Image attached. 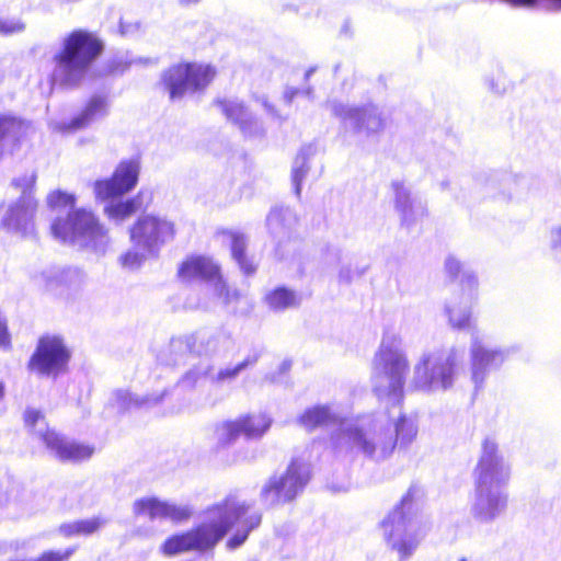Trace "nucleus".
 <instances>
[{
    "label": "nucleus",
    "mask_w": 561,
    "mask_h": 561,
    "mask_svg": "<svg viewBox=\"0 0 561 561\" xmlns=\"http://www.w3.org/2000/svg\"><path fill=\"white\" fill-rule=\"evenodd\" d=\"M164 392L159 396L139 397L128 392L127 390H116L113 393L111 403L118 412L130 411L133 409H142L157 405L163 398Z\"/></svg>",
    "instance_id": "obj_32"
},
{
    "label": "nucleus",
    "mask_w": 561,
    "mask_h": 561,
    "mask_svg": "<svg viewBox=\"0 0 561 561\" xmlns=\"http://www.w3.org/2000/svg\"><path fill=\"white\" fill-rule=\"evenodd\" d=\"M299 95H305L306 98L311 100L313 98V88L309 85L306 89H300Z\"/></svg>",
    "instance_id": "obj_53"
},
{
    "label": "nucleus",
    "mask_w": 561,
    "mask_h": 561,
    "mask_svg": "<svg viewBox=\"0 0 561 561\" xmlns=\"http://www.w3.org/2000/svg\"><path fill=\"white\" fill-rule=\"evenodd\" d=\"M210 65L195 62L173 65L163 71L161 81L172 101L181 100L186 93L204 90L215 78Z\"/></svg>",
    "instance_id": "obj_12"
},
{
    "label": "nucleus",
    "mask_w": 561,
    "mask_h": 561,
    "mask_svg": "<svg viewBox=\"0 0 561 561\" xmlns=\"http://www.w3.org/2000/svg\"><path fill=\"white\" fill-rule=\"evenodd\" d=\"M465 348L451 346L424 352L413 370L416 389L433 393L451 389L463 368Z\"/></svg>",
    "instance_id": "obj_7"
},
{
    "label": "nucleus",
    "mask_w": 561,
    "mask_h": 561,
    "mask_svg": "<svg viewBox=\"0 0 561 561\" xmlns=\"http://www.w3.org/2000/svg\"><path fill=\"white\" fill-rule=\"evenodd\" d=\"M182 4H191V3H196L198 2L199 0H179Z\"/></svg>",
    "instance_id": "obj_57"
},
{
    "label": "nucleus",
    "mask_w": 561,
    "mask_h": 561,
    "mask_svg": "<svg viewBox=\"0 0 561 561\" xmlns=\"http://www.w3.org/2000/svg\"><path fill=\"white\" fill-rule=\"evenodd\" d=\"M104 524V519L100 517H93L90 519H82L68 524H62L59 527V531L61 535L66 537L89 536L98 531Z\"/></svg>",
    "instance_id": "obj_37"
},
{
    "label": "nucleus",
    "mask_w": 561,
    "mask_h": 561,
    "mask_svg": "<svg viewBox=\"0 0 561 561\" xmlns=\"http://www.w3.org/2000/svg\"><path fill=\"white\" fill-rule=\"evenodd\" d=\"M298 217L290 207L274 206L266 217L268 233L276 242V253H279L284 242L295 238Z\"/></svg>",
    "instance_id": "obj_23"
},
{
    "label": "nucleus",
    "mask_w": 561,
    "mask_h": 561,
    "mask_svg": "<svg viewBox=\"0 0 561 561\" xmlns=\"http://www.w3.org/2000/svg\"><path fill=\"white\" fill-rule=\"evenodd\" d=\"M26 30V24L20 18H0V35L12 36Z\"/></svg>",
    "instance_id": "obj_42"
},
{
    "label": "nucleus",
    "mask_w": 561,
    "mask_h": 561,
    "mask_svg": "<svg viewBox=\"0 0 561 561\" xmlns=\"http://www.w3.org/2000/svg\"><path fill=\"white\" fill-rule=\"evenodd\" d=\"M196 337L195 350L197 355L213 356L226 352L230 346V336L222 330L214 332H199Z\"/></svg>",
    "instance_id": "obj_30"
},
{
    "label": "nucleus",
    "mask_w": 561,
    "mask_h": 561,
    "mask_svg": "<svg viewBox=\"0 0 561 561\" xmlns=\"http://www.w3.org/2000/svg\"><path fill=\"white\" fill-rule=\"evenodd\" d=\"M214 105L221 111L229 122L238 126L245 136H253L262 130L261 123L239 99H217L214 101Z\"/></svg>",
    "instance_id": "obj_24"
},
{
    "label": "nucleus",
    "mask_w": 561,
    "mask_h": 561,
    "mask_svg": "<svg viewBox=\"0 0 561 561\" xmlns=\"http://www.w3.org/2000/svg\"><path fill=\"white\" fill-rule=\"evenodd\" d=\"M500 178L497 174H492L486 180V193L494 194V192L500 188Z\"/></svg>",
    "instance_id": "obj_49"
},
{
    "label": "nucleus",
    "mask_w": 561,
    "mask_h": 561,
    "mask_svg": "<svg viewBox=\"0 0 561 561\" xmlns=\"http://www.w3.org/2000/svg\"><path fill=\"white\" fill-rule=\"evenodd\" d=\"M508 494L505 490L474 486L470 516L479 524L489 525L506 511Z\"/></svg>",
    "instance_id": "obj_19"
},
{
    "label": "nucleus",
    "mask_w": 561,
    "mask_h": 561,
    "mask_svg": "<svg viewBox=\"0 0 561 561\" xmlns=\"http://www.w3.org/2000/svg\"><path fill=\"white\" fill-rule=\"evenodd\" d=\"M11 347V336L8 331L7 320L0 314V348L9 350Z\"/></svg>",
    "instance_id": "obj_46"
},
{
    "label": "nucleus",
    "mask_w": 561,
    "mask_h": 561,
    "mask_svg": "<svg viewBox=\"0 0 561 561\" xmlns=\"http://www.w3.org/2000/svg\"><path fill=\"white\" fill-rule=\"evenodd\" d=\"M130 65L133 64H139V65H156L157 64V59H153V58H137V59H133L129 61Z\"/></svg>",
    "instance_id": "obj_51"
},
{
    "label": "nucleus",
    "mask_w": 561,
    "mask_h": 561,
    "mask_svg": "<svg viewBox=\"0 0 561 561\" xmlns=\"http://www.w3.org/2000/svg\"><path fill=\"white\" fill-rule=\"evenodd\" d=\"M230 249L232 259L236 261L244 275H252L256 271V264L245 254L248 244L247 237L240 232H230Z\"/></svg>",
    "instance_id": "obj_34"
},
{
    "label": "nucleus",
    "mask_w": 561,
    "mask_h": 561,
    "mask_svg": "<svg viewBox=\"0 0 561 561\" xmlns=\"http://www.w3.org/2000/svg\"><path fill=\"white\" fill-rule=\"evenodd\" d=\"M336 456L360 455L380 462L389 459L397 447L392 425L383 415H360L344 422L330 436Z\"/></svg>",
    "instance_id": "obj_2"
},
{
    "label": "nucleus",
    "mask_w": 561,
    "mask_h": 561,
    "mask_svg": "<svg viewBox=\"0 0 561 561\" xmlns=\"http://www.w3.org/2000/svg\"><path fill=\"white\" fill-rule=\"evenodd\" d=\"M478 291H462L445 305V313L451 328L465 330L470 327L471 309Z\"/></svg>",
    "instance_id": "obj_27"
},
{
    "label": "nucleus",
    "mask_w": 561,
    "mask_h": 561,
    "mask_svg": "<svg viewBox=\"0 0 561 561\" xmlns=\"http://www.w3.org/2000/svg\"><path fill=\"white\" fill-rule=\"evenodd\" d=\"M175 234L174 221L165 216L147 214L138 217L129 228V239L135 248L121 255L122 266L137 270L148 259H157L161 249L173 241Z\"/></svg>",
    "instance_id": "obj_5"
},
{
    "label": "nucleus",
    "mask_w": 561,
    "mask_h": 561,
    "mask_svg": "<svg viewBox=\"0 0 561 561\" xmlns=\"http://www.w3.org/2000/svg\"><path fill=\"white\" fill-rule=\"evenodd\" d=\"M75 196L62 191H56L48 195L47 203L51 208L73 207Z\"/></svg>",
    "instance_id": "obj_44"
},
{
    "label": "nucleus",
    "mask_w": 561,
    "mask_h": 561,
    "mask_svg": "<svg viewBox=\"0 0 561 561\" xmlns=\"http://www.w3.org/2000/svg\"><path fill=\"white\" fill-rule=\"evenodd\" d=\"M139 208V203L136 198H130L124 202H111L104 208L107 217L116 222H122Z\"/></svg>",
    "instance_id": "obj_38"
},
{
    "label": "nucleus",
    "mask_w": 561,
    "mask_h": 561,
    "mask_svg": "<svg viewBox=\"0 0 561 561\" xmlns=\"http://www.w3.org/2000/svg\"><path fill=\"white\" fill-rule=\"evenodd\" d=\"M133 25H126L125 23L121 22L119 30L123 35H127L131 33Z\"/></svg>",
    "instance_id": "obj_54"
},
{
    "label": "nucleus",
    "mask_w": 561,
    "mask_h": 561,
    "mask_svg": "<svg viewBox=\"0 0 561 561\" xmlns=\"http://www.w3.org/2000/svg\"><path fill=\"white\" fill-rule=\"evenodd\" d=\"M34 184V173L14 179L12 185L21 190L20 197L0 205V227L5 232L22 239L36 237L37 202L32 195Z\"/></svg>",
    "instance_id": "obj_9"
},
{
    "label": "nucleus",
    "mask_w": 561,
    "mask_h": 561,
    "mask_svg": "<svg viewBox=\"0 0 561 561\" xmlns=\"http://www.w3.org/2000/svg\"><path fill=\"white\" fill-rule=\"evenodd\" d=\"M179 277L183 282L210 280L214 282L216 295L225 304H230L239 299L237 289H229L220 276V270L217 263L207 256H192L184 261L179 268Z\"/></svg>",
    "instance_id": "obj_16"
},
{
    "label": "nucleus",
    "mask_w": 561,
    "mask_h": 561,
    "mask_svg": "<svg viewBox=\"0 0 561 561\" xmlns=\"http://www.w3.org/2000/svg\"><path fill=\"white\" fill-rule=\"evenodd\" d=\"M264 302L271 310L280 312L298 307L301 302V297L288 287L278 286L265 295Z\"/></svg>",
    "instance_id": "obj_33"
},
{
    "label": "nucleus",
    "mask_w": 561,
    "mask_h": 561,
    "mask_svg": "<svg viewBox=\"0 0 561 561\" xmlns=\"http://www.w3.org/2000/svg\"><path fill=\"white\" fill-rule=\"evenodd\" d=\"M291 367V360L289 359H285L282 362V364L279 365V371L280 374H285L287 373Z\"/></svg>",
    "instance_id": "obj_52"
},
{
    "label": "nucleus",
    "mask_w": 561,
    "mask_h": 561,
    "mask_svg": "<svg viewBox=\"0 0 561 561\" xmlns=\"http://www.w3.org/2000/svg\"><path fill=\"white\" fill-rule=\"evenodd\" d=\"M133 513L136 517H147L150 520L171 519L181 523L191 517L192 508L188 505H176L156 496H145L134 502Z\"/></svg>",
    "instance_id": "obj_22"
},
{
    "label": "nucleus",
    "mask_w": 561,
    "mask_h": 561,
    "mask_svg": "<svg viewBox=\"0 0 561 561\" xmlns=\"http://www.w3.org/2000/svg\"><path fill=\"white\" fill-rule=\"evenodd\" d=\"M310 480V469L306 461L293 459L286 470L275 473L260 491L261 503L267 507L294 501Z\"/></svg>",
    "instance_id": "obj_10"
},
{
    "label": "nucleus",
    "mask_w": 561,
    "mask_h": 561,
    "mask_svg": "<svg viewBox=\"0 0 561 561\" xmlns=\"http://www.w3.org/2000/svg\"><path fill=\"white\" fill-rule=\"evenodd\" d=\"M399 448H408L417 435V424L412 417L400 415L398 420L391 424Z\"/></svg>",
    "instance_id": "obj_36"
},
{
    "label": "nucleus",
    "mask_w": 561,
    "mask_h": 561,
    "mask_svg": "<svg viewBox=\"0 0 561 561\" xmlns=\"http://www.w3.org/2000/svg\"><path fill=\"white\" fill-rule=\"evenodd\" d=\"M3 394H4V387H3V383L0 382V399H2Z\"/></svg>",
    "instance_id": "obj_58"
},
{
    "label": "nucleus",
    "mask_w": 561,
    "mask_h": 561,
    "mask_svg": "<svg viewBox=\"0 0 561 561\" xmlns=\"http://www.w3.org/2000/svg\"><path fill=\"white\" fill-rule=\"evenodd\" d=\"M350 421L351 419L344 417L334 404L313 405L306 409L298 417L299 425L307 431L332 426H336L334 431H337L341 428L342 423Z\"/></svg>",
    "instance_id": "obj_25"
},
{
    "label": "nucleus",
    "mask_w": 561,
    "mask_h": 561,
    "mask_svg": "<svg viewBox=\"0 0 561 561\" xmlns=\"http://www.w3.org/2000/svg\"><path fill=\"white\" fill-rule=\"evenodd\" d=\"M208 519L195 528L169 537L161 550L167 556H174L186 551H207L227 535L237 525L236 533L228 539L227 548L234 550L242 546L249 534L257 528L262 514L251 510L247 502H240L229 496L207 511Z\"/></svg>",
    "instance_id": "obj_1"
},
{
    "label": "nucleus",
    "mask_w": 561,
    "mask_h": 561,
    "mask_svg": "<svg viewBox=\"0 0 561 561\" xmlns=\"http://www.w3.org/2000/svg\"><path fill=\"white\" fill-rule=\"evenodd\" d=\"M195 335L171 339L170 343L158 355V359L165 365H175L188 353H195Z\"/></svg>",
    "instance_id": "obj_31"
},
{
    "label": "nucleus",
    "mask_w": 561,
    "mask_h": 561,
    "mask_svg": "<svg viewBox=\"0 0 561 561\" xmlns=\"http://www.w3.org/2000/svg\"><path fill=\"white\" fill-rule=\"evenodd\" d=\"M211 369V365L199 363L187 370L179 383L184 388H194L198 380L210 376Z\"/></svg>",
    "instance_id": "obj_40"
},
{
    "label": "nucleus",
    "mask_w": 561,
    "mask_h": 561,
    "mask_svg": "<svg viewBox=\"0 0 561 561\" xmlns=\"http://www.w3.org/2000/svg\"><path fill=\"white\" fill-rule=\"evenodd\" d=\"M256 100H257V102H260L263 105V107L267 114H270L273 117H278V113H277L276 108L274 107L273 104H271L268 102V99L265 95L257 98Z\"/></svg>",
    "instance_id": "obj_50"
},
{
    "label": "nucleus",
    "mask_w": 561,
    "mask_h": 561,
    "mask_svg": "<svg viewBox=\"0 0 561 561\" xmlns=\"http://www.w3.org/2000/svg\"><path fill=\"white\" fill-rule=\"evenodd\" d=\"M38 282L50 289L62 287L77 291L85 284L87 275L78 267L51 266L39 274Z\"/></svg>",
    "instance_id": "obj_26"
},
{
    "label": "nucleus",
    "mask_w": 561,
    "mask_h": 561,
    "mask_svg": "<svg viewBox=\"0 0 561 561\" xmlns=\"http://www.w3.org/2000/svg\"><path fill=\"white\" fill-rule=\"evenodd\" d=\"M317 71V67H310L305 73V80H309L310 77Z\"/></svg>",
    "instance_id": "obj_55"
},
{
    "label": "nucleus",
    "mask_w": 561,
    "mask_h": 561,
    "mask_svg": "<svg viewBox=\"0 0 561 561\" xmlns=\"http://www.w3.org/2000/svg\"><path fill=\"white\" fill-rule=\"evenodd\" d=\"M260 357L261 353L259 351H252L243 358V360H241L237 365L240 368V370L243 371L247 368L254 366L259 362Z\"/></svg>",
    "instance_id": "obj_47"
},
{
    "label": "nucleus",
    "mask_w": 561,
    "mask_h": 561,
    "mask_svg": "<svg viewBox=\"0 0 561 561\" xmlns=\"http://www.w3.org/2000/svg\"><path fill=\"white\" fill-rule=\"evenodd\" d=\"M240 374L241 370L236 364L234 366L222 367L217 373L210 374L209 380L214 385L221 386L233 382Z\"/></svg>",
    "instance_id": "obj_41"
},
{
    "label": "nucleus",
    "mask_w": 561,
    "mask_h": 561,
    "mask_svg": "<svg viewBox=\"0 0 561 561\" xmlns=\"http://www.w3.org/2000/svg\"><path fill=\"white\" fill-rule=\"evenodd\" d=\"M330 252H331V255L333 256L334 260H339L340 259V250H337V249H330Z\"/></svg>",
    "instance_id": "obj_56"
},
{
    "label": "nucleus",
    "mask_w": 561,
    "mask_h": 561,
    "mask_svg": "<svg viewBox=\"0 0 561 561\" xmlns=\"http://www.w3.org/2000/svg\"><path fill=\"white\" fill-rule=\"evenodd\" d=\"M444 271L448 278L459 282L461 291H478V277L476 273L455 254L446 256Z\"/></svg>",
    "instance_id": "obj_29"
},
{
    "label": "nucleus",
    "mask_w": 561,
    "mask_h": 561,
    "mask_svg": "<svg viewBox=\"0 0 561 561\" xmlns=\"http://www.w3.org/2000/svg\"><path fill=\"white\" fill-rule=\"evenodd\" d=\"M512 474L510 461L493 437H485L473 469L474 486L505 490Z\"/></svg>",
    "instance_id": "obj_13"
},
{
    "label": "nucleus",
    "mask_w": 561,
    "mask_h": 561,
    "mask_svg": "<svg viewBox=\"0 0 561 561\" xmlns=\"http://www.w3.org/2000/svg\"><path fill=\"white\" fill-rule=\"evenodd\" d=\"M22 129V123L12 116H0V158L8 144L13 142Z\"/></svg>",
    "instance_id": "obj_39"
},
{
    "label": "nucleus",
    "mask_w": 561,
    "mask_h": 561,
    "mask_svg": "<svg viewBox=\"0 0 561 561\" xmlns=\"http://www.w3.org/2000/svg\"><path fill=\"white\" fill-rule=\"evenodd\" d=\"M140 172L138 158L122 161L115 169L111 179L99 180L94 183V193L99 199H110L131 191Z\"/></svg>",
    "instance_id": "obj_18"
},
{
    "label": "nucleus",
    "mask_w": 561,
    "mask_h": 561,
    "mask_svg": "<svg viewBox=\"0 0 561 561\" xmlns=\"http://www.w3.org/2000/svg\"><path fill=\"white\" fill-rule=\"evenodd\" d=\"M393 206L401 225L410 228L427 215L425 199L403 181H392Z\"/></svg>",
    "instance_id": "obj_21"
},
{
    "label": "nucleus",
    "mask_w": 561,
    "mask_h": 561,
    "mask_svg": "<svg viewBox=\"0 0 561 561\" xmlns=\"http://www.w3.org/2000/svg\"><path fill=\"white\" fill-rule=\"evenodd\" d=\"M24 423L59 460H85L93 454L92 447L69 442L62 435L49 430L44 414L36 409H26L24 412Z\"/></svg>",
    "instance_id": "obj_11"
},
{
    "label": "nucleus",
    "mask_w": 561,
    "mask_h": 561,
    "mask_svg": "<svg viewBox=\"0 0 561 561\" xmlns=\"http://www.w3.org/2000/svg\"><path fill=\"white\" fill-rule=\"evenodd\" d=\"M373 391L379 401L399 405L409 370V360L402 339L394 332H386L373 363Z\"/></svg>",
    "instance_id": "obj_4"
},
{
    "label": "nucleus",
    "mask_w": 561,
    "mask_h": 561,
    "mask_svg": "<svg viewBox=\"0 0 561 561\" xmlns=\"http://www.w3.org/2000/svg\"><path fill=\"white\" fill-rule=\"evenodd\" d=\"M517 351V346L489 347L484 343L483 336L478 331H473L469 355L470 375L474 390L483 389L491 373L499 370L508 357Z\"/></svg>",
    "instance_id": "obj_14"
},
{
    "label": "nucleus",
    "mask_w": 561,
    "mask_h": 561,
    "mask_svg": "<svg viewBox=\"0 0 561 561\" xmlns=\"http://www.w3.org/2000/svg\"><path fill=\"white\" fill-rule=\"evenodd\" d=\"M367 271V266L359 265H345L339 272V282L343 284H351L354 279L360 278Z\"/></svg>",
    "instance_id": "obj_43"
},
{
    "label": "nucleus",
    "mask_w": 561,
    "mask_h": 561,
    "mask_svg": "<svg viewBox=\"0 0 561 561\" xmlns=\"http://www.w3.org/2000/svg\"><path fill=\"white\" fill-rule=\"evenodd\" d=\"M102 51V42L92 33L83 30L71 32L64 37L61 48L53 56V85L65 89L79 87Z\"/></svg>",
    "instance_id": "obj_3"
},
{
    "label": "nucleus",
    "mask_w": 561,
    "mask_h": 561,
    "mask_svg": "<svg viewBox=\"0 0 561 561\" xmlns=\"http://www.w3.org/2000/svg\"><path fill=\"white\" fill-rule=\"evenodd\" d=\"M331 112L356 134H377L385 128V117L381 110L368 103L362 106L332 102Z\"/></svg>",
    "instance_id": "obj_17"
},
{
    "label": "nucleus",
    "mask_w": 561,
    "mask_h": 561,
    "mask_svg": "<svg viewBox=\"0 0 561 561\" xmlns=\"http://www.w3.org/2000/svg\"><path fill=\"white\" fill-rule=\"evenodd\" d=\"M50 229L57 240L98 254H104L110 245L107 230L93 213L84 208L73 209L66 218L55 219Z\"/></svg>",
    "instance_id": "obj_8"
},
{
    "label": "nucleus",
    "mask_w": 561,
    "mask_h": 561,
    "mask_svg": "<svg viewBox=\"0 0 561 561\" xmlns=\"http://www.w3.org/2000/svg\"><path fill=\"white\" fill-rule=\"evenodd\" d=\"M549 248L552 252L561 254V225L550 229Z\"/></svg>",
    "instance_id": "obj_45"
},
{
    "label": "nucleus",
    "mask_w": 561,
    "mask_h": 561,
    "mask_svg": "<svg viewBox=\"0 0 561 561\" xmlns=\"http://www.w3.org/2000/svg\"><path fill=\"white\" fill-rule=\"evenodd\" d=\"M271 425L272 419L266 414H247L237 420L224 422L217 428L218 442L227 446L233 444L241 435L248 439H259Z\"/></svg>",
    "instance_id": "obj_20"
},
{
    "label": "nucleus",
    "mask_w": 561,
    "mask_h": 561,
    "mask_svg": "<svg viewBox=\"0 0 561 561\" xmlns=\"http://www.w3.org/2000/svg\"><path fill=\"white\" fill-rule=\"evenodd\" d=\"M316 152V148L312 145L304 146L298 152L297 157L294 160L293 170H291V182L294 186V192L296 196H300L301 193V184L309 172L308 160Z\"/></svg>",
    "instance_id": "obj_35"
},
{
    "label": "nucleus",
    "mask_w": 561,
    "mask_h": 561,
    "mask_svg": "<svg viewBox=\"0 0 561 561\" xmlns=\"http://www.w3.org/2000/svg\"><path fill=\"white\" fill-rule=\"evenodd\" d=\"M300 89L294 87H286L283 93V99L286 104H291L294 99L298 96Z\"/></svg>",
    "instance_id": "obj_48"
},
{
    "label": "nucleus",
    "mask_w": 561,
    "mask_h": 561,
    "mask_svg": "<svg viewBox=\"0 0 561 561\" xmlns=\"http://www.w3.org/2000/svg\"><path fill=\"white\" fill-rule=\"evenodd\" d=\"M108 114V102L105 96L93 95L83 110L76 115L66 126V130L82 129L94 122L104 118Z\"/></svg>",
    "instance_id": "obj_28"
},
{
    "label": "nucleus",
    "mask_w": 561,
    "mask_h": 561,
    "mask_svg": "<svg viewBox=\"0 0 561 561\" xmlns=\"http://www.w3.org/2000/svg\"><path fill=\"white\" fill-rule=\"evenodd\" d=\"M71 358L65 341L57 335H46L38 340L27 368L41 377L57 378L64 374Z\"/></svg>",
    "instance_id": "obj_15"
},
{
    "label": "nucleus",
    "mask_w": 561,
    "mask_h": 561,
    "mask_svg": "<svg viewBox=\"0 0 561 561\" xmlns=\"http://www.w3.org/2000/svg\"><path fill=\"white\" fill-rule=\"evenodd\" d=\"M414 493L415 491L410 489L381 523L387 545L399 553L400 561L413 554L425 535V526L414 502Z\"/></svg>",
    "instance_id": "obj_6"
}]
</instances>
